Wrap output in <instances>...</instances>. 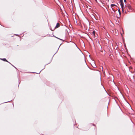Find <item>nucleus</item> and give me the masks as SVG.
<instances>
[{
  "label": "nucleus",
  "mask_w": 135,
  "mask_h": 135,
  "mask_svg": "<svg viewBox=\"0 0 135 135\" xmlns=\"http://www.w3.org/2000/svg\"><path fill=\"white\" fill-rule=\"evenodd\" d=\"M120 5L123 12L124 10V4L123 2H120Z\"/></svg>",
  "instance_id": "nucleus-1"
},
{
  "label": "nucleus",
  "mask_w": 135,
  "mask_h": 135,
  "mask_svg": "<svg viewBox=\"0 0 135 135\" xmlns=\"http://www.w3.org/2000/svg\"><path fill=\"white\" fill-rule=\"evenodd\" d=\"M60 26V24L59 23H57L56 25V26H55V28H54V29L53 30H52L51 29V30H52V31H53L54 30H55V29L58 28Z\"/></svg>",
  "instance_id": "nucleus-2"
},
{
  "label": "nucleus",
  "mask_w": 135,
  "mask_h": 135,
  "mask_svg": "<svg viewBox=\"0 0 135 135\" xmlns=\"http://www.w3.org/2000/svg\"><path fill=\"white\" fill-rule=\"evenodd\" d=\"M1 59L4 61L9 62H8V61L6 60V59L4 58V59Z\"/></svg>",
  "instance_id": "nucleus-3"
},
{
  "label": "nucleus",
  "mask_w": 135,
  "mask_h": 135,
  "mask_svg": "<svg viewBox=\"0 0 135 135\" xmlns=\"http://www.w3.org/2000/svg\"><path fill=\"white\" fill-rule=\"evenodd\" d=\"M95 31H93L92 32V34L94 36H95Z\"/></svg>",
  "instance_id": "nucleus-4"
},
{
  "label": "nucleus",
  "mask_w": 135,
  "mask_h": 135,
  "mask_svg": "<svg viewBox=\"0 0 135 135\" xmlns=\"http://www.w3.org/2000/svg\"><path fill=\"white\" fill-rule=\"evenodd\" d=\"M128 7L129 9H131V7L130 6V5L129 4V5H128Z\"/></svg>",
  "instance_id": "nucleus-5"
},
{
  "label": "nucleus",
  "mask_w": 135,
  "mask_h": 135,
  "mask_svg": "<svg viewBox=\"0 0 135 135\" xmlns=\"http://www.w3.org/2000/svg\"><path fill=\"white\" fill-rule=\"evenodd\" d=\"M116 5H115V4H112L111 5V7H113V6H116Z\"/></svg>",
  "instance_id": "nucleus-6"
},
{
  "label": "nucleus",
  "mask_w": 135,
  "mask_h": 135,
  "mask_svg": "<svg viewBox=\"0 0 135 135\" xmlns=\"http://www.w3.org/2000/svg\"><path fill=\"white\" fill-rule=\"evenodd\" d=\"M118 12H119V13L120 15H121L120 11V10L119 9V10H118Z\"/></svg>",
  "instance_id": "nucleus-7"
},
{
  "label": "nucleus",
  "mask_w": 135,
  "mask_h": 135,
  "mask_svg": "<svg viewBox=\"0 0 135 135\" xmlns=\"http://www.w3.org/2000/svg\"><path fill=\"white\" fill-rule=\"evenodd\" d=\"M132 69V67H129V69Z\"/></svg>",
  "instance_id": "nucleus-8"
},
{
  "label": "nucleus",
  "mask_w": 135,
  "mask_h": 135,
  "mask_svg": "<svg viewBox=\"0 0 135 135\" xmlns=\"http://www.w3.org/2000/svg\"><path fill=\"white\" fill-rule=\"evenodd\" d=\"M123 2V0H120V2Z\"/></svg>",
  "instance_id": "nucleus-9"
},
{
  "label": "nucleus",
  "mask_w": 135,
  "mask_h": 135,
  "mask_svg": "<svg viewBox=\"0 0 135 135\" xmlns=\"http://www.w3.org/2000/svg\"><path fill=\"white\" fill-rule=\"evenodd\" d=\"M124 2H126V0H124Z\"/></svg>",
  "instance_id": "nucleus-10"
},
{
  "label": "nucleus",
  "mask_w": 135,
  "mask_h": 135,
  "mask_svg": "<svg viewBox=\"0 0 135 135\" xmlns=\"http://www.w3.org/2000/svg\"><path fill=\"white\" fill-rule=\"evenodd\" d=\"M112 9H113V10L114 11V12H115V11H114V10L113 9V8H112Z\"/></svg>",
  "instance_id": "nucleus-11"
}]
</instances>
